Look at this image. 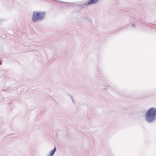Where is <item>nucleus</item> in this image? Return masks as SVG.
<instances>
[{"label": "nucleus", "instance_id": "nucleus-3", "mask_svg": "<svg viewBox=\"0 0 156 156\" xmlns=\"http://www.w3.org/2000/svg\"><path fill=\"white\" fill-rule=\"evenodd\" d=\"M99 0H90L89 1L88 4H93L97 2Z\"/></svg>", "mask_w": 156, "mask_h": 156}, {"label": "nucleus", "instance_id": "nucleus-2", "mask_svg": "<svg viewBox=\"0 0 156 156\" xmlns=\"http://www.w3.org/2000/svg\"><path fill=\"white\" fill-rule=\"evenodd\" d=\"M46 13L44 12H34L33 14L32 20L36 23L43 20L45 17Z\"/></svg>", "mask_w": 156, "mask_h": 156}, {"label": "nucleus", "instance_id": "nucleus-1", "mask_svg": "<svg viewBox=\"0 0 156 156\" xmlns=\"http://www.w3.org/2000/svg\"><path fill=\"white\" fill-rule=\"evenodd\" d=\"M146 121L148 122H153L156 117V108H151L147 112L145 115Z\"/></svg>", "mask_w": 156, "mask_h": 156}, {"label": "nucleus", "instance_id": "nucleus-4", "mask_svg": "<svg viewBox=\"0 0 156 156\" xmlns=\"http://www.w3.org/2000/svg\"><path fill=\"white\" fill-rule=\"evenodd\" d=\"M56 147H55L54 149L51 150L50 153V156H52L55 153L56 151Z\"/></svg>", "mask_w": 156, "mask_h": 156}]
</instances>
